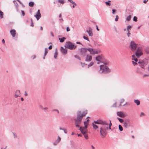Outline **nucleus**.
<instances>
[{
    "label": "nucleus",
    "mask_w": 149,
    "mask_h": 149,
    "mask_svg": "<svg viewBox=\"0 0 149 149\" xmlns=\"http://www.w3.org/2000/svg\"><path fill=\"white\" fill-rule=\"evenodd\" d=\"M87 50L88 51L90 54L92 55H94L95 54H98L97 51L93 48H87Z\"/></svg>",
    "instance_id": "obj_7"
},
{
    "label": "nucleus",
    "mask_w": 149,
    "mask_h": 149,
    "mask_svg": "<svg viewBox=\"0 0 149 149\" xmlns=\"http://www.w3.org/2000/svg\"><path fill=\"white\" fill-rule=\"evenodd\" d=\"M147 64V62L146 59H144L140 61V66H141L142 68H143Z\"/></svg>",
    "instance_id": "obj_11"
},
{
    "label": "nucleus",
    "mask_w": 149,
    "mask_h": 149,
    "mask_svg": "<svg viewBox=\"0 0 149 149\" xmlns=\"http://www.w3.org/2000/svg\"><path fill=\"white\" fill-rule=\"evenodd\" d=\"M65 47L68 48L70 50H72L76 49L77 47V46L73 44L71 42L68 41L66 42V43L65 45Z\"/></svg>",
    "instance_id": "obj_4"
},
{
    "label": "nucleus",
    "mask_w": 149,
    "mask_h": 149,
    "mask_svg": "<svg viewBox=\"0 0 149 149\" xmlns=\"http://www.w3.org/2000/svg\"><path fill=\"white\" fill-rule=\"evenodd\" d=\"M70 31V28L68 27H67V29H66L67 31L68 32V31Z\"/></svg>",
    "instance_id": "obj_52"
},
{
    "label": "nucleus",
    "mask_w": 149,
    "mask_h": 149,
    "mask_svg": "<svg viewBox=\"0 0 149 149\" xmlns=\"http://www.w3.org/2000/svg\"><path fill=\"white\" fill-rule=\"evenodd\" d=\"M127 31L128 33H127V36L128 37H129L130 35V32L129 31Z\"/></svg>",
    "instance_id": "obj_51"
},
{
    "label": "nucleus",
    "mask_w": 149,
    "mask_h": 149,
    "mask_svg": "<svg viewBox=\"0 0 149 149\" xmlns=\"http://www.w3.org/2000/svg\"><path fill=\"white\" fill-rule=\"evenodd\" d=\"M136 72L137 73H139L140 72L139 68V67H138L137 68L136 70Z\"/></svg>",
    "instance_id": "obj_40"
},
{
    "label": "nucleus",
    "mask_w": 149,
    "mask_h": 149,
    "mask_svg": "<svg viewBox=\"0 0 149 149\" xmlns=\"http://www.w3.org/2000/svg\"><path fill=\"white\" fill-rule=\"evenodd\" d=\"M31 26H32V27H33V22L31 20Z\"/></svg>",
    "instance_id": "obj_59"
},
{
    "label": "nucleus",
    "mask_w": 149,
    "mask_h": 149,
    "mask_svg": "<svg viewBox=\"0 0 149 149\" xmlns=\"http://www.w3.org/2000/svg\"><path fill=\"white\" fill-rule=\"evenodd\" d=\"M48 49L47 48H45V53H44V56H45L47 54V53L48 52Z\"/></svg>",
    "instance_id": "obj_32"
},
{
    "label": "nucleus",
    "mask_w": 149,
    "mask_h": 149,
    "mask_svg": "<svg viewBox=\"0 0 149 149\" xmlns=\"http://www.w3.org/2000/svg\"><path fill=\"white\" fill-rule=\"evenodd\" d=\"M112 13L113 14H114V13L116 12V10L115 9H113L112 10Z\"/></svg>",
    "instance_id": "obj_55"
},
{
    "label": "nucleus",
    "mask_w": 149,
    "mask_h": 149,
    "mask_svg": "<svg viewBox=\"0 0 149 149\" xmlns=\"http://www.w3.org/2000/svg\"><path fill=\"white\" fill-rule=\"evenodd\" d=\"M145 115V114L143 112H142L140 113V116H144Z\"/></svg>",
    "instance_id": "obj_47"
},
{
    "label": "nucleus",
    "mask_w": 149,
    "mask_h": 149,
    "mask_svg": "<svg viewBox=\"0 0 149 149\" xmlns=\"http://www.w3.org/2000/svg\"><path fill=\"white\" fill-rule=\"evenodd\" d=\"M130 126V125L126 122H125L123 123V126L127 128L128 127Z\"/></svg>",
    "instance_id": "obj_25"
},
{
    "label": "nucleus",
    "mask_w": 149,
    "mask_h": 149,
    "mask_svg": "<svg viewBox=\"0 0 149 149\" xmlns=\"http://www.w3.org/2000/svg\"><path fill=\"white\" fill-rule=\"evenodd\" d=\"M89 119H87L86 121L84 122V124H87L88 125V122L89 121Z\"/></svg>",
    "instance_id": "obj_41"
},
{
    "label": "nucleus",
    "mask_w": 149,
    "mask_h": 149,
    "mask_svg": "<svg viewBox=\"0 0 149 149\" xmlns=\"http://www.w3.org/2000/svg\"><path fill=\"white\" fill-rule=\"evenodd\" d=\"M131 25H128L127 27V31H129V29L130 28H131Z\"/></svg>",
    "instance_id": "obj_53"
},
{
    "label": "nucleus",
    "mask_w": 149,
    "mask_h": 149,
    "mask_svg": "<svg viewBox=\"0 0 149 149\" xmlns=\"http://www.w3.org/2000/svg\"><path fill=\"white\" fill-rule=\"evenodd\" d=\"M135 55L137 58L140 57V49L139 47H138L137 49L136 52L135 53Z\"/></svg>",
    "instance_id": "obj_18"
},
{
    "label": "nucleus",
    "mask_w": 149,
    "mask_h": 149,
    "mask_svg": "<svg viewBox=\"0 0 149 149\" xmlns=\"http://www.w3.org/2000/svg\"><path fill=\"white\" fill-rule=\"evenodd\" d=\"M111 1L110 0H108L107 1H106L105 3L107 6H110L111 5L110 2Z\"/></svg>",
    "instance_id": "obj_27"
},
{
    "label": "nucleus",
    "mask_w": 149,
    "mask_h": 149,
    "mask_svg": "<svg viewBox=\"0 0 149 149\" xmlns=\"http://www.w3.org/2000/svg\"><path fill=\"white\" fill-rule=\"evenodd\" d=\"M3 13L1 11H0V17L1 18L3 17Z\"/></svg>",
    "instance_id": "obj_36"
},
{
    "label": "nucleus",
    "mask_w": 149,
    "mask_h": 149,
    "mask_svg": "<svg viewBox=\"0 0 149 149\" xmlns=\"http://www.w3.org/2000/svg\"><path fill=\"white\" fill-rule=\"evenodd\" d=\"M149 75H148V74H145L143 76V77H149Z\"/></svg>",
    "instance_id": "obj_60"
},
{
    "label": "nucleus",
    "mask_w": 149,
    "mask_h": 149,
    "mask_svg": "<svg viewBox=\"0 0 149 149\" xmlns=\"http://www.w3.org/2000/svg\"><path fill=\"white\" fill-rule=\"evenodd\" d=\"M95 124V123H94V121L92 123L93 128L94 129L96 130L98 128V126Z\"/></svg>",
    "instance_id": "obj_22"
},
{
    "label": "nucleus",
    "mask_w": 149,
    "mask_h": 149,
    "mask_svg": "<svg viewBox=\"0 0 149 149\" xmlns=\"http://www.w3.org/2000/svg\"><path fill=\"white\" fill-rule=\"evenodd\" d=\"M83 134L84 135L85 138L86 139H88V135H87V133H85V134Z\"/></svg>",
    "instance_id": "obj_38"
},
{
    "label": "nucleus",
    "mask_w": 149,
    "mask_h": 149,
    "mask_svg": "<svg viewBox=\"0 0 149 149\" xmlns=\"http://www.w3.org/2000/svg\"><path fill=\"white\" fill-rule=\"evenodd\" d=\"M13 134L14 138L15 139L17 137L16 134L15 133H13Z\"/></svg>",
    "instance_id": "obj_49"
},
{
    "label": "nucleus",
    "mask_w": 149,
    "mask_h": 149,
    "mask_svg": "<svg viewBox=\"0 0 149 149\" xmlns=\"http://www.w3.org/2000/svg\"><path fill=\"white\" fill-rule=\"evenodd\" d=\"M92 56L88 55L86 57L85 61H90L92 60Z\"/></svg>",
    "instance_id": "obj_15"
},
{
    "label": "nucleus",
    "mask_w": 149,
    "mask_h": 149,
    "mask_svg": "<svg viewBox=\"0 0 149 149\" xmlns=\"http://www.w3.org/2000/svg\"><path fill=\"white\" fill-rule=\"evenodd\" d=\"M52 111H56V112H57L58 113H59V111L57 109H53Z\"/></svg>",
    "instance_id": "obj_45"
},
{
    "label": "nucleus",
    "mask_w": 149,
    "mask_h": 149,
    "mask_svg": "<svg viewBox=\"0 0 149 149\" xmlns=\"http://www.w3.org/2000/svg\"><path fill=\"white\" fill-rule=\"evenodd\" d=\"M85 125V126L84 127H83V128H84L85 129H87V124H84Z\"/></svg>",
    "instance_id": "obj_54"
},
{
    "label": "nucleus",
    "mask_w": 149,
    "mask_h": 149,
    "mask_svg": "<svg viewBox=\"0 0 149 149\" xmlns=\"http://www.w3.org/2000/svg\"><path fill=\"white\" fill-rule=\"evenodd\" d=\"M87 51V48H82L80 49V55L83 57H84L86 54Z\"/></svg>",
    "instance_id": "obj_6"
},
{
    "label": "nucleus",
    "mask_w": 149,
    "mask_h": 149,
    "mask_svg": "<svg viewBox=\"0 0 149 149\" xmlns=\"http://www.w3.org/2000/svg\"><path fill=\"white\" fill-rule=\"evenodd\" d=\"M130 47L132 51H134L137 48V45L134 41H131L130 42Z\"/></svg>",
    "instance_id": "obj_5"
},
{
    "label": "nucleus",
    "mask_w": 149,
    "mask_h": 149,
    "mask_svg": "<svg viewBox=\"0 0 149 149\" xmlns=\"http://www.w3.org/2000/svg\"><path fill=\"white\" fill-rule=\"evenodd\" d=\"M48 48L49 49H52V46L51 45H50L49 47Z\"/></svg>",
    "instance_id": "obj_57"
},
{
    "label": "nucleus",
    "mask_w": 149,
    "mask_h": 149,
    "mask_svg": "<svg viewBox=\"0 0 149 149\" xmlns=\"http://www.w3.org/2000/svg\"><path fill=\"white\" fill-rule=\"evenodd\" d=\"M20 96V92L19 90H17L15 92V96L17 97Z\"/></svg>",
    "instance_id": "obj_17"
},
{
    "label": "nucleus",
    "mask_w": 149,
    "mask_h": 149,
    "mask_svg": "<svg viewBox=\"0 0 149 149\" xmlns=\"http://www.w3.org/2000/svg\"><path fill=\"white\" fill-rule=\"evenodd\" d=\"M132 63L133 65L134 66H135L136 65H137L138 64H140V61H139L138 63L135 62L133 61H132Z\"/></svg>",
    "instance_id": "obj_29"
},
{
    "label": "nucleus",
    "mask_w": 149,
    "mask_h": 149,
    "mask_svg": "<svg viewBox=\"0 0 149 149\" xmlns=\"http://www.w3.org/2000/svg\"><path fill=\"white\" fill-rule=\"evenodd\" d=\"M145 52L147 54L149 53V48H147L145 49Z\"/></svg>",
    "instance_id": "obj_39"
},
{
    "label": "nucleus",
    "mask_w": 149,
    "mask_h": 149,
    "mask_svg": "<svg viewBox=\"0 0 149 149\" xmlns=\"http://www.w3.org/2000/svg\"><path fill=\"white\" fill-rule=\"evenodd\" d=\"M118 127H119V130L120 131H122L123 130V128L122 127V126L120 125H119Z\"/></svg>",
    "instance_id": "obj_33"
},
{
    "label": "nucleus",
    "mask_w": 149,
    "mask_h": 149,
    "mask_svg": "<svg viewBox=\"0 0 149 149\" xmlns=\"http://www.w3.org/2000/svg\"><path fill=\"white\" fill-rule=\"evenodd\" d=\"M86 32L88 33L89 36L92 37L93 36L92 29L91 27H89L88 29L86 30Z\"/></svg>",
    "instance_id": "obj_9"
},
{
    "label": "nucleus",
    "mask_w": 149,
    "mask_h": 149,
    "mask_svg": "<svg viewBox=\"0 0 149 149\" xmlns=\"http://www.w3.org/2000/svg\"><path fill=\"white\" fill-rule=\"evenodd\" d=\"M132 60H134L136 62H137L138 60L137 58L136 57L134 54L132 56Z\"/></svg>",
    "instance_id": "obj_21"
},
{
    "label": "nucleus",
    "mask_w": 149,
    "mask_h": 149,
    "mask_svg": "<svg viewBox=\"0 0 149 149\" xmlns=\"http://www.w3.org/2000/svg\"><path fill=\"white\" fill-rule=\"evenodd\" d=\"M48 109V108L47 107H45L43 109L44 110H47Z\"/></svg>",
    "instance_id": "obj_63"
},
{
    "label": "nucleus",
    "mask_w": 149,
    "mask_h": 149,
    "mask_svg": "<svg viewBox=\"0 0 149 149\" xmlns=\"http://www.w3.org/2000/svg\"><path fill=\"white\" fill-rule=\"evenodd\" d=\"M10 33L11 35L13 37L15 36V34H16L15 30L14 29H11L10 31Z\"/></svg>",
    "instance_id": "obj_19"
},
{
    "label": "nucleus",
    "mask_w": 149,
    "mask_h": 149,
    "mask_svg": "<svg viewBox=\"0 0 149 149\" xmlns=\"http://www.w3.org/2000/svg\"><path fill=\"white\" fill-rule=\"evenodd\" d=\"M68 1L72 4L73 6L72 7L73 8H74L75 6H77V4L75 3L72 0H68Z\"/></svg>",
    "instance_id": "obj_20"
},
{
    "label": "nucleus",
    "mask_w": 149,
    "mask_h": 149,
    "mask_svg": "<svg viewBox=\"0 0 149 149\" xmlns=\"http://www.w3.org/2000/svg\"><path fill=\"white\" fill-rule=\"evenodd\" d=\"M95 60L99 62H102V56H101L99 55L95 57Z\"/></svg>",
    "instance_id": "obj_14"
},
{
    "label": "nucleus",
    "mask_w": 149,
    "mask_h": 149,
    "mask_svg": "<svg viewBox=\"0 0 149 149\" xmlns=\"http://www.w3.org/2000/svg\"><path fill=\"white\" fill-rule=\"evenodd\" d=\"M79 130L83 134L87 133V129H85L84 128H83L81 127H80Z\"/></svg>",
    "instance_id": "obj_13"
},
{
    "label": "nucleus",
    "mask_w": 149,
    "mask_h": 149,
    "mask_svg": "<svg viewBox=\"0 0 149 149\" xmlns=\"http://www.w3.org/2000/svg\"><path fill=\"white\" fill-rule=\"evenodd\" d=\"M66 39L65 37H63L62 38H59L58 40H60L61 42H63L64 41V40Z\"/></svg>",
    "instance_id": "obj_23"
},
{
    "label": "nucleus",
    "mask_w": 149,
    "mask_h": 149,
    "mask_svg": "<svg viewBox=\"0 0 149 149\" xmlns=\"http://www.w3.org/2000/svg\"><path fill=\"white\" fill-rule=\"evenodd\" d=\"M94 64V63L93 62H91L88 65V68H89V67L92 66Z\"/></svg>",
    "instance_id": "obj_37"
},
{
    "label": "nucleus",
    "mask_w": 149,
    "mask_h": 149,
    "mask_svg": "<svg viewBox=\"0 0 149 149\" xmlns=\"http://www.w3.org/2000/svg\"><path fill=\"white\" fill-rule=\"evenodd\" d=\"M91 147L92 148V149H95L93 145H92L91 146Z\"/></svg>",
    "instance_id": "obj_64"
},
{
    "label": "nucleus",
    "mask_w": 149,
    "mask_h": 149,
    "mask_svg": "<svg viewBox=\"0 0 149 149\" xmlns=\"http://www.w3.org/2000/svg\"><path fill=\"white\" fill-rule=\"evenodd\" d=\"M21 13L23 16H24L25 15V13L24 11L22 10Z\"/></svg>",
    "instance_id": "obj_50"
},
{
    "label": "nucleus",
    "mask_w": 149,
    "mask_h": 149,
    "mask_svg": "<svg viewBox=\"0 0 149 149\" xmlns=\"http://www.w3.org/2000/svg\"><path fill=\"white\" fill-rule=\"evenodd\" d=\"M117 119L119 120V122L120 123H123L124 121V120L122 118H119L118 117L117 118Z\"/></svg>",
    "instance_id": "obj_34"
},
{
    "label": "nucleus",
    "mask_w": 149,
    "mask_h": 149,
    "mask_svg": "<svg viewBox=\"0 0 149 149\" xmlns=\"http://www.w3.org/2000/svg\"><path fill=\"white\" fill-rule=\"evenodd\" d=\"M57 49H56L54 55V58L55 59H56L57 58Z\"/></svg>",
    "instance_id": "obj_24"
},
{
    "label": "nucleus",
    "mask_w": 149,
    "mask_h": 149,
    "mask_svg": "<svg viewBox=\"0 0 149 149\" xmlns=\"http://www.w3.org/2000/svg\"><path fill=\"white\" fill-rule=\"evenodd\" d=\"M58 2L63 4L64 3V1L63 0H58Z\"/></svg>",
    "instance_id": "obj_35"
},
{
    "label": "nucleus",
    "mask_w": 149,
    "mask_h": 149,
    "mask_svg": "<svg viewBox=\"0 0 149 149\" xmlns=\"http://www.w3.org/2000/svg\"><path fill=\"white\" fill-rule=\"evenodd\" d=\"M131 15H130L128 16L126 18V20L129 21H130L131 19Z\"/></svg>",
    "instance_id": "obj_30"
},
{
    "label": "nucleus",
    "mask_w": 149,
    "mask_h": 149,
    "mask_svg": "<svg viewBox=\"0 0 149 149\" xmlns=\"http://www.w3.org/2000/svg\"><path fill=\"white\" fill-rule=\"evenodd\" d=\"M137 17L136 16H134L133 17V20L134 21L136 22L137 21Z\"/></svg>",
    "instance_id": "obj_42"
},
{
    "label": "nucleus",
    "mask_w": 149,
    "mask_h": 149,
    "mask_svg": "<svg viewBox=\"0 0 149 149\" xmlns=\"http://www.w3.org/2000/svg\"><path fill=\"white\" fill-rule=\"evenodd\" d=\"M148 1V0H144L143 2L144 3H146V2Z\"/></svg>",
    "instance_id": "obj_62"
},
{
    "label": "nucleus",
    "mask_w": 149,
    "mask_h": 149,
    "mask_svg": "<svg viewBox=\"0 0 149 149\" xmlns=\"http://www.w3.org/2000/svg\"><path fill=\"white\" fill-rule=\"evenodd\" d=\"M34 16L36 18L37 20H38L41 17V14L40 13V10H38L37 12L36 15H34Z\"/></svg>",
    "instance_id": "obj_12"
},
{
    "label": "nucleus",
    "mask_w": 149,
    "mask_h": 149,
    "mask_svg": "<svg viewBox=\"0 0 149 149\" xmlns=\"http://www.w3.org/2000/svg\"><path fill=\"white\" fill-rule=\"evenodd\" d=\"M34 5V3L33 2L31 1L29 3V5L31 7H32Z\"/></svg>",
    "instance_id": "obj_28"
},
{
    "label": "nucleus",
    "mask_w": 149,
    "mask_h": 149,
    "mask_svg": "<svg viewBox=\"0 0 149 149\" xmlns=\"http://www.w3.org/2000/svg\"><path fill=\"white\" fill-rule=\"evenodd\" d=\"M40 107L42 109H43L44 107H42V105H40Z\"/></svg>",
    "instance_id": "obj_61"
},
{
    "label": "nucleus",
    "mask_w": 149,
    "mask_h": 149,
    "mask_svg": "<svg viewBox=\"0 0 149 149\" xmlns=\"http://www.w3.org/2000/svg\"><path fill=\"white\" fill-rule=\"evenodd\" d=\"M94 123L96 124L102 125L100 127V135L102 138H104L107 134V131L108 129V123L105 120L101 119L94 121Z\"/></svg>",
    "instance_id": "obj_1"
},
{
    "label": "nucleus",
    "mask_w": 149,
    "mask_h": 149,
    "mask_svg": "<svg viewBox=\"0 0 149 149\" xmlns=\"http://www.w3.org/2000/svg\"><path fill=\"white\" fill-rule=\"evenodd\" d=\"M125 100L124 99H121L120 100V104L119 106H122V104L124 102Z\"/></svg>",
    "instance_id": "obj_31"
},
{
    "label": "nucleus",
    "mask_w": 149,
    "mask_h": 149,
    "mask_svg": "<svg viewBox=\"0 0 149 149\" xmlns=\"http://www.w3.org/2000/svg\"><path fill=\"white\" fill-rule=\"evenodd\" d=\"M118 17L117 15L116 16V17L115 18V21L116 22H117L118 21Z\"/></svg>",
    "instance_id": "obj_46"
},
{
    "label": "nucleus",
    "mask_w": 149,
    "mask_h": 149,
    "mask_svg": "<svg viewBox=\"0 0 149 149\" xmlns=\"http://www.w3.org/2000/svg\"><path fill=\"white\" fill-rule=\"evenodd\" d=\"M24 95L25 96H27L28 95V94L27 93L26 91H25V92Z\"/></svg>",
    "instance_id": "obj_58"
},
{
    "label": "nucleus",
    "mask_w": 149,
    "mask_h": 149,
    "mask_svg": "<svg viewBox=\"0 0 149 149\" xmlns=\"http://www.w3.org/2000/svg\"><path fill=\"white\" fill-rule=\"evenodd\" d=\"M134 102L137 105H138L140 104V101L138 100H134Z\"/></svg>",
    "instance_id": "obj_26"
},
{
    "label": "nucleus",
    "mask_w": 149,
    "mask_h": 149,
    "mask_svg": "<svg viewBox=\"0 0 149 149\" xmlns=\"http://www.w3.org/2000/svg\"><path fill=\"white\" fill-rule=\"evenodd\" d=\"M87 114V111H85L81 113L80 111H78L77 113V118L74 119L75 123L80 124L83 117Z\"/></svg>",
    "instance_id": "obj_3"
},
{
    "label": "nucleus",
    "mask_w": 149,
    "mask_h": 149,
    "mask_svg": "<svg viewBox=\"0 0 149 149\" xmlns=\"http://www.w3.org/2000/svg\"><path fill=\"white\" fill-rule=\"evenodd\" d=\"M103 65H100V69L98 71V72L100 74L104 73L105 74H108L111 72V69L106 65L108 63H103Z\"/></svg>",
    "instance_id": "obj_2"
},
{
    "label": "nucleus",
    "mask_w": 149,
    "mask_h": 149,
    "mask_svg": "<svg viewBox=\"0 0 149 149\" xmlns=\"http://www.w3.org/2000/svg\"><path fill=\"white\" fill-rule=\"evenodd\" d=\"M66 48H64L63 47H61L60 48V51L61 53L64 55L66 54L67 52V49Z\"/></svg>",
    "instance_id": "obj_10"
},
{
    "label": "nucleus",
    "mask_w": 149,
    "mask_h": 149,
    "mask_svg": "<svg viewBox=\"0 0 149 149\" xmlns=\"http://www.w3.org/2000/svg\"><path fill=\"white\" fill-rule=\"evenodd\" d=\"M83 38L84 39H85L88 41H89L88 38L87 37L85 36H83Z\"/></svg>",
    "instance_id": "obj_43"
},
{
    "label": "nucleus",
    "mask_w": 149,
    "mask_h": 149,
    "mask_svg": "<svg viewBox=\"0 0 149 149\" xmlns=\"http://www.w3.org/2000/svg\"><path fill=\"white\" fill-rule=\"evenodd\" d=\"M74 57L75 58H77L78 59H79V60H81V59H80V57L79 56H78V55H75L74 56Z\"/></svg>",
    "instance_id": "obj_44"
},
{
    "label": "nucleus",
    "mask_w": 149,
    "mask_h": 149,
    "mask_svg": "<svg viewBox=\"0 0 149 149\" xmlns=\"http://www.w3.org/2000/svg\"><path fill=\"white\" fill-rule=\"evenodd\" d=\"M116 114L117 116L122 118H124L126 117V115L122 111H121L117 112Z\"/></svg>",
    "instance_id": "obj_8"
},
{
    "label": "nucleus",
    "mask_w": 149,
    "mask_h": 149,
    "mask_svg": "<svg viewBox=\"0 0 149 149\" xmlns=\"http://www.w3.org/2000/svg\"><path fill=\"white\" fill-rule=\"evenodd\" d=\"M111 125L112 123H111V122H110V123H109V127H108L109 129H111Z\"/></svg>",
    "instance_id": "obj_48"
},
{
    "label": "nucleus",
    "mask_w": 149,
    "mask_h": 149,
    "mask_svg": "<svg viewBox=\"0 0 149 149\" xmlns=\"http://www.w3.org/2000/svg\"><path fill=\"white\" fill-rule=\"evenodd\" d=\"M61 139L60 137L59 136H58L57 139L55 142L53 143V145L54 146L56 145L60 142Z\"/></svg>",
    "instance_id": "obj_16"
},
{
    "label": "nucleus",
    "mask_w": 149,
    "mask_h": 149,
    "mask_svg": "<svg viewBox=\"0 0 149 149\" xmlns=\"http://www.w3.org/2000/svg\"><path fill=\"white\" fill-rule=\"evenodd\" d=\"M75 126L76 127H79V124L75 123Z\"/></svg>",
    "instance_id": "obj_56"
}]
</instances>
